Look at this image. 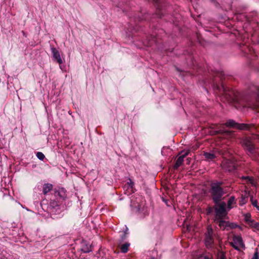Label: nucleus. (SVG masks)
Wrapping results in <instances>:
<instances>
[{"instance_id": "1", "label": "nucleus", "mask_w": 259, "mask_h": 259, "mask_svg": "<svg viewBox=\"0 0 259 259\" xmlns=\"http://www.w3.org/2000/svg\"><path fill=\"white\" fill-rule=\"evenodd\" d=\"M225 208L226 203L225 202L216 203L215 205V219H224L226 218L227 212Z\"/></svg>"}, {"instance_id": "2", "label": "nucleus", "mask_w": 259, "mask_h": 259, "mask_svg": "<svg viewBox=\"0 0 259 259\" xmlns=\"http://www.w3.org/2000/svg\"><path fill=\"white\" fill-rule=\"evenodd\" d=\"M214 88L217 90H218L221 94H222L226 99L228 101H234V99L232 97L233 94L232 91H227L226 88L224 87L223 84H222L221 87L219 85L214 84Z\"/></svg>"}, {"instance_id": "3", "label": "nucleus", "mask_w": 259, "mask_h": 259, "mask_svg": "<svg viewBox=\"0 0 259 259\" xmlns=\"http://www.w3.org/2000/svg\"><path fill=\"white\" fill-rule=\"evenodd\" d=\"M205 243L207 248H211L213 243V233L210 226H208L205 233Z\"/></svg>"}, {"instance_id": "4", "label": "nucleus", "mask_w": 259, "mask_h": 259, "mask_svg": "<svg viewBox=\"0 0 259 259\" xmlns=\"http://www.w3.org/2000/svg\"><path fill=\"white\" fill-rule=\"evenodd\" d=\"M211 193L214 201L217 202L221 199L223 192L222 188L218 185L213 184L212 185Z\"/></svg>"}, {"instance_id": "5", "label": "nucleus", "mask_w": 259, "mask_h": 259, "mask_svg": "<svg viewBox=\"0 0 259 259\" xmlns=\"http://www.w3.org/2000/svg\"><path fill=\"white\" fill-rule=\"evenodd\" d=\"M259 139V136L256 135L252 137V138H245L243 142L244 148L246 151L250 154H252L254 151V147L252 143L253 139Z\"/></svg>"}, {"instance_id": "6", "label": "nucleus", "mask_w": 259, "mask_h": 259, "mask_svg": "<svg viewBox=\"0 0 259 259\" xmlns=\"http://www.w3.org/2000/svg\"><path fill=\"white\" fill-rule=\"evenodd\" d=\"M232 246L237 250H240L244 247L243 240L241 236H235L233 237V242L231 243Z\"/></svg>"}, {"instance_id": "7", "label": "nucleus", "mask_w": 259, "mask_h": 259, "mask_svg": "<svg viewBox=\"0 0 259 259\" xmlns=\"http://www.w3.org/2000/svg\"><path fill=\"white\" fill-rule=\"evenodd\" d=\"M222 167L226 170L231 171L235 169L236 165L234 161L229 159H225L223 162Z\"/></svg>"}, {"instance_id": "8", "label": "nucleus", "mask_w": 259, "mask_h": 259, "mask_svg": "<svg viewBox=\"0 0 259 259\" xmlns=\"http://www.w3.org/2000/svg\"><path fill=\"white\" fill-rule=\"evenodd\" d=\"M214 222L216 223H218L220 227L221 228L223 229H226L227 227H230L231 228H235L237 226V225L230 223L229 222H227L225 221H223V219H215Z\"/></svg>"}, {"instance_id": "9", "label": "nucleus", "mask_w": 259, "mask_h": 259, "mask_svg": "<svg viewBox=\"0 0 259 259\" xmlns=\"http://www.w3.org/2000/svg\"><path fill=\"white\" fill-rule=\"evenodd\" d=\"M51 51L53 54L54 59L59 64L63 63V61L61 58L59 51L54 47L51 48Z\"/></svg>"}, {"instance_id": "10", "label": "nucleus", "mask_w": 259, "mask_h": 259, "mask_svg": "<svg viewBox=\"0 0 259 259\" xmlns=\"http://www.w3.org/2000/svg\"><path fill=\"white\" fill-rule=\"evenodd\" d=\"M188 154V152H186L185 154L180 156L176 161V163L174 165V168L177 169L180 166H181L183 162L184 158Z\"/></svg>"}, {"instance_id": "11", "label": "nucleus", "mask_w": 259, "mask_h": 259, "mask_svg": "<svg viewBox=\"0 0 259 259\" xmlns=\"http://www.w3.org/2000/svg\"><path fill=\"white\" fill-rule=\"evenodd\" d=\"M53 188V186L50 184H46L43 187V193L46 194L48 192H50Z\"/></svg>"}, {"instance_id": "12", "label": "nucleus", "mask_w": 259, "mask_h": 259, "mask_svg": "<svg viewBox=\"0 0 259 259\" xmlns=\"http://www.w3.org/2000/svg\"><path fill=\"white\" fill-rule=\"evenodd\" d=\"M204 155L207 160H211L216 157L215 154L211 153L205 152Z\"/></svg>"}, {"instance_id": "13", "label": "nucleus", "mask_w": 259, "mask_h": 259, "mask_svg": "<svg viewBox=\"0 0 259 259\" xmlns=\"http://www.w3.org/2000/svg\"><path fill=\"white\" fill-rule=\"evenodd\" d=\"M250 224L248 225L252 228H254L259 230V223L255 222L253 220L250 221Z\"/></svg>"}, {"instance_id": "14", "label": "nucleus", "mask_w": 259, "mask_h": 259, "mask_svg": "<svg viewBox=\"0 0 259 259\" xmlns=\"http://www.w3.org/2000/svg\"><path fill=\"white\" fill-rule=\"evenodd\" d=\"M235 203V197H231L228 201V208L230 209L232 206V205Z\"/></svg>"}, {"instance_id": "15", "label": "nucleus", "mask_w": 259, "mask_h": 259, "mask_svg": "<svg viewBox=\"0 0 259 259\" xmlns=\"http://www.w3.org/2000/svg\"><path fill=\"white\" fill-rule=\"evenodd\" d=\"M130 246V244L125 243L121 245V250L122 252L125 253L128 251V247Z\"/></svg>"}, {"instance_id": "16", "label": "nucleus", "mask_w": 259, "mask_h": 259, "mask_svg": "<svg viewBox=\"0 0 259 259\" xmlns=\"http://www.w3.org/2000/svg\"><path fill=\"white\" fill-rule=\"evenodd\" d=\"M237 124L234 120H230L226 123V125L228 126H233L236 127L237 126Z\"/></svg>"}, {"instance_id": "17", "label": "nucleus", "mask_w": 259, "mask_h": 259, "mask_svg": "<svg viewBox=\"0 0 259 259\" xmlns=\"http://www.w3.org/2000/svg\"><path fill=\"white\" fill-rule=\"evenodd\" d=\"M248 127V125L245 124H237L236 128L240 130L246 129Z\"/></svg>"}, {"instance_id": "18", "label": "nucleus", "mask_w": 259, "mask_h": 259, "mask_svg": "<svg viewBox=\"0 0 259 259\" xmlns=\"http://www.w3.org/2000/svg\"><path fill=\"white\" fill-rule=\"evenodd\" d=\"M36 156L39 159H40L41 160H43L45 158L44 154L40 152H38L37 153Z\"/></svg>"}, {"instance_id": "19", "label": "nucleus", "mask_w": 259, "mask_h": 259, "mask_svg": "<svg viewBox=\"0 0 259 259\" xmlns=\"http://www.w3.org/2000/svg\"><path fill=\"white\" fill-rule=\"evenodd\" d=\"M245 221L248 223V224H250V221H252L251 219L250 215V214H246L245 216Z\"/></svg>"}, {"instance_id": "20", "label": "nucleus", "mask_w": 259, "mask_h": 259, "mask_svg": "<svg viewBox=\"0 0 259 259\" xmlns=\"http://www.w3.org/2000/svg\"><path fill=\"white\" fill-rule=\"evenodd\" d=\"M246 197L242 196L241 198V200H240V204H244L245 203H246Z\"/></svg>"}, {"instance_id": "21", "label": "nucleus", "mask_w": 259, "mask_h": 259, "mask_svg": "<svg viewBox=\"0 0 259 259\" xmlns=\"http://www.w3.org/2000/svg\"><path fill=\"white\" fill-rule=\"evenodd\" d=\"M127 188L128 189H131V191H132V189H133V185H134V184L132 182V181L131 180H130V183L128 182L127 183Z\"/></svg>"}, {"instance_id": "22", "label": "nucleus", "mask_w": 259, "mask_h": 259, "mask_svg": "<svg viewBox=\"0 0 259 259\" xmlns=\"http://www.w3.org/2000/svg\"><path fill=\"white\" fill-rule=\"evenodd\" d=\"M251 203L252 204L255 206V207L257 206V201L256 200H253V198L251 197Z\"/></svg>"}, {"instance_id": "23", "label": "nucleus", "mask_w": 259, "mask_h": 259, "mask_svg": "<svg viewBox=\"0 0 259 259\" xmlns=\"http://www.w3.org/2000/svg\"><path fill=\"white\" fill-rule=\"evenodd\" d=\"M252 259H259V254L257 251L254 253Z\"/></svg>"}, {"instance_id": "24", "label": "nucleus", "mask_w": 259, "mask_h": 259, "mask_svg": "<svg viewBox=\"0 0 259 259\" xmlns=\"http://www.w3.org/2000/svg\"><path fill=\"white\" fill-rule=\"evenodd\" d=\"M247 179H248V181L250 182V183L252 185H255V182L254 181V180L252 179V178H246Z\"/></svg>"}, {"instance_id": "25", "label": "nucleus", "mask_w": 259, "mask_h": 259, "mask_svg": "<svg viewBox=\"0 0 259 259\" xmlns=\"http://www.w3.org/2000/svg\"><path fill=\"white\" fill-rule=\"evenodd\" d=\"M216 133H222V134H223L224 135H228V134H229L230 133V132H228V131L222 132V131H217Z\"/></svg>"}, {"instance_id": "26", "label": "nucleus", "mask_w": 259, "mask_h": 259, "mask_svg": "<svg viewBox=\"0 0 259 259\" xmlns=\"http://www.w3.org/2000/svg\"><path fill=\"white\" fill-rule=\"evenodd\" d=\"M57 203L55 202V201H53V202H51V205L53 207H54L55 205H57Z\"/></svg>"}, {"instance_id": "27", "label": "nucleus", "mask_w": 259, "mask_h": 259, "mask_svg": "<svg viewBox=\"0 0 259 259\" xmlns=\"http://www.w3.org/2000/svg\"><path fill=\"white\" fill-rule=\"evenodd\" d=\"M253 108H256V109L258 108H259V104L256 103V104H254L253 105Z\"/></svg>"}, {"instance_id": "28", "label": "nucleus", "mask_w": 259, "mask_h": 259, "mask_svg": "<svg viewBox=\"0 0 259 259\" xmlns=\"http://www.w3.org/2000/svg\"><path fill=\"white\" fill-rule=\"evenodd\" d=\"M187 230H190V229H189V226H187Z\"/></svg>"}, {"instance_id": "29", "label": "nucleus", "mask_w": 259, "mask_h": 259, "mask_svg": "<svg viewBox=\"0 0 259 259\" xmlns=\"http://www.w3.org/2000/svg\"><path fill=\"white\" fill-rule=\"evenodd\" d=\"M256 208L258 210H259V206H258V205L256 207Z\"/></svg>"}, {"instance_id": "30", "label": "nucleus", "mask_w": 259, "mask_h": 259, "mask_svg": "<svg viewBox=\"0 0 259 259\" xmlns=\"http://www.w3.org/2000/svg\"><path fill=\"white\" fill-rule=\"evenodd\" d=\"M221 74V73L220 74H219V77H221V76H220Z\"/></svg>"}]
</instances>
